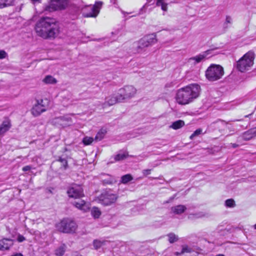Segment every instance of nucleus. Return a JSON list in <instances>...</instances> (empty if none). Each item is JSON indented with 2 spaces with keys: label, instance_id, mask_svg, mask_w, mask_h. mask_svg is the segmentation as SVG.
Masks as SVG:
<instances>
[{
  "label": "nucleus",
  "instance_id": "36",
  "mask_svg": "<svg viewBox=\"0 0 256 256\" xmlns=\"http://www.w3.org/2000/svg\"><path fill=\"white\" fill-rule=\"evenodd\" d=\"M104 242H101L97 240H94L93 245L94 249L96 250L99 249L104 244Z\"/></svg>",
  "mask_w": 256,
  "mask_h": 256
},
{
  "label": "nucleus",
  "instance_id": "40",
  "mask_svg": "<svg viewBox=\"0 0 256 256\" xmlns=\"http://www.w3.org/2000/svg\"><path fill=\"white\" fill-rule=\"evenodd\" d=\"M202 132L201 128L196 130L194 133L190 136V139H193L194 137L199 136Z\"/></svg>",
  "mask_w": 256,
  "mask_h": 256
},
{
  "label": "nucleus",
  "instance_id": "14",
  "mask_svg": "<svg viewBox=\"0 0 256 256\" xmlns=\"http://www.w3.org/2000/svg\"><path fill=\"white\" fill-rule=\"evenodd\" d=\"M211 126L214 128L218 129L220 132H222L230 128L228 124L224 120L220 119L212 123Z\"/></svg>",
  "mask_w": 256,
  "mask_h": 256
},
{
  "label": "nucleus",
  "instance_id": "4",
  "mask_svg": "<svg viewBox=\"0 0 256 256\" xmlns=\"http://www.w3.org/2000/svg\"><path fill=\"white\" fill-rule=\"evenodd\" d=\"M224 74L223 67L220 65L216 64H211L205 72L206 79L212 82L219 80Z\"/></svg>",
  "mask_w": 256,
  "mask_h": 256
},
{
  "label": "nucleus",
  "instance_id": "3",
  "mask_svg": "<svg viewBox=\"0 0 256 256\" xmlns=\"http://www.w3.org/2000/svg\"><path fill=\"white\" fill-rule=\"evenodd\" d=\"M156 42L157 39L155 34L146 35L133 44V50L134 52H144L148 47L152 46Z\"/></svg>",
  "mask_w": 256,
  "mask_h": 256
},
{
  "label": "nucleus",
  "instance_id": "15",
  "mask_svg": "<svg viewBox=\"0 0 256 256\" xmlns=\"http://www.w3.org/2000/svg\"><path fill=\"white\" fill-rule=\"evenodd\" d=\"M14 240L10 238H3L0 240V250H9L13 246Z\"/></svg>",
  "mask_w": 256,
  "mask_h": 256
},
{
  "label": "nucleus",
  "instance_id": "6",
  "mask_svg": "<svg viewBox=\"0 0 256 256\" xmlns=\"http://www.w3.org/2000/svg\"><path fill=\"white\" fill-rule=\"evenodd\" d=\"M103 2L96 1L93 6H86L83 9L82 15L84 18H96L101 9Z\"/></svg>",
  "mask_w": 256,
  "mask_h": 256
},
{
  "label": "nucleus",
  "instance_id": "23",
  "mask_svg": "<svg viewBox=\"0 0 256 256\" xmlns=\"http://www.w3.org/2000/svg\"><path fill=\"white\" fill-rule=\"evenodd\" d=\"M238 230L239 228L238 227H234L233 226H227L224 230H220L222 231L221 234L222 235L227 234L228 233L235 232L238 231Z\"/></svg>",
  "mask_w": 256,
  "mask_h": 256
},
{
  "label": "nucleus",
  "instance_id": "55",
  "mask_svg": "<svg viewBox=\"0 0 256 256\" xmlns=\"http://www.w3.org/2000/svg\"><path fill=\"white\" fill-rule=\"evenodd\" d=\"M216 256H225L224 254H218Z\"/></svg>",
  "mask_w": 256,
  "mask_h": 256
},
{
  "label": "nucleus",
  "instance_id": "7",
  "mask_svg": "<svg viewBox=\"0 0 256 256\" xmlns=\"http://www.w3.org/2000/svg\"><path fill=\"white\" fill-rule=\"evenodd\" d=\"M117 198L116 194H113L110 190H104L98 197L99 202L105 206L114 204Z\"/></svg>",
  "mask_w": 256,
  "mask_h": 256
},
{
  "label": "nucleus",
  "instance_id": "51",
  "mask_svg": "<svg viewBox=\"0 0 256 256\" xmlns=\"http://www.w3.org/2000/svg\"><path fill=\"white\" fill-rule=\"evenodd\" d=\"M11 256H23V255L21 253H16Z\"/></svg>",
  "mask_w": 256,
  "mask_h": 256
},
{
  "label": "nucleus",
  "instance_id": "12",
  "mask_svg": "<svg viewBox=\"0 0 256 256\" xmlns=\"http://www.w3.org/2000/svg\"><path fill=\"white\" fill-rule=\"evenodd\" d=\"M217 48L208 50L204 52L202 54L196 56L192 57L190 58V60H194V64L199 63L206 58H210L211 56L215 54L214 52V50H217Z\"/></svg>",
  "mask_w": 256,
  "mask_h": 256
},
{
  "label": "nucleus",
  "instance_id": "37",
  "mask_svg": "<svg viewBox=\"0 0 256 256\" xmlns=\"http://www.w3.org/2000/svg\"><path fill=\"white\" fill-rule=\"evenodd\" d=\"M57 160L61 162L62 166L64 167V170H66L68 168V161L66 158H60Z\"/></svg>",
  "mask_w": 256,
  "mask_h": 256
},
{
  "label": "nucleus",
  "instance_id": "30",
  "mask_svg": "<svg viewBox=\"0 0 256 256\" xmlns=\"http://www.w3.org/2000/svg\"><path fill=\"white\" fill-rule=\"evenodd\" d=\"M224 205L226 208H234L236 206L235 201L232 198H229L226 200Z\"/></svg>",
  "mask_w": 256,
  "mask_h": 256
},
{
  "label": "nucleus",
  "instance_id": "17",
  "mask_svg": "<svg viewBox=\"0 0 256 256\" xmlns=\"http://www.w3.org/2000/svg\"><path fill=\"white\" fill-rule=\"evenodd\" d=\"M120 96H119L118 93H117L116 94L112 95L106 98V100L104 104V106H110L116 104L117 102H122V100H120Z\"/></svg>",
  "mask_w": 256,
  "mask_h": 256
},
{
  "label": "nucleus",
  "instance_id": "13",
  "mask_svg": "<svg viewBox=\"0 0 256 256\" xmlns=\"http://www.w3.org/2000/svg\"><path fill=\"white\" fill-rule=\"evenodd\" d=\"M42 100H36V103L34 106L31 110L32 114L34 116H38L46 110L44 108V105L42 104Z\"/></svg>",
  "mask_w": 256,
  "mask_h": 256
},
{
  "label": "nucleus",
  "instance_id": "41",
  "mask_svg": "<svg viewBox=\"0 0 256 256\" xmlns=\"http://www.w3.org/2000/svg\"><path fill=\"white\" fill-rule=\"evenodd\" d=\"M192 252V248H188L187 246H182V248L181 251V254H184L185 252L190 253Z\"/></svg>",
  "mask_w": 256,
  "mask_h": 256
},
{
  "label": "nucleus",
  "instance_id": "21",
  "mask_svg": "<svg viewBox=\"0 0 256 256\" xmlns=\"http://www.w3.org/2000/svg\"><path fill=\"white\" fill-rule=\"evenodd\" d=\"M186 210V206L182 204L177 205L171 208V211L176 214H180L184 213Z\"/></svg>",
  "mask_w": 256,
  "mask_h": 256
},
{
  "label": "nucleus",
  "instance_id": "24",
  "mask_svg": "<svg viewBox=\"0 0 256 256\" xmlns=\"http://www.w3.org/2000/svg\"><path fill=\"white\" fill-rule=\"evenodd\" d=\"M76 199V200L72 202L74 206L78 208L81 210L84 209V207L86 205L85 201L82 200L80 198H78Z\"/></svg>",
  "mask_w": 256,
  "mask_h": 256
},
{
  "label": "nucleus",
  "instance_id": "25",
  "mask_svg": "<svg viewBox=\"0 0 256 256\" xmlns=\"http://www.w3.org/2000/svg\"><path fill=\"white\" fill-rule=\"evenodd\" d=\"M66 246L63 244L55 250V254L57 256H62L66 250Z\"/></svg>",
  "mask_w": 256,
  "mask_h": 256
},
{
  "label": "nucleus",
  "instance_id": "32",
  "mask_svg": "<svg viewBox=\"0 0 256 256\" xmlns=\"http://www.w3.org/2000/svg\"><path fill=\"white\" fill-rule=\"evenodd\" d=\"M91 214L94 218H97L100 216L101 212L98 208L94 207L91 210Z\"/></svg>",
  "mask_w": 256,
  "mask_h": 256
},
{
  "label": "nucleus",
  "instance_id": "52",
  "mask_svg": "<svg viewBox=\"0 0 256 256\" xmlns=\"http://www.w3.org/2000/svg\"><path fill=\"white\" fill-rule=\"evenodd\" d=\"M181 252H175V254L176 255V256H178V255H180V254H181Z\"/></svg>",
  "mask_w": 256,
  "mask_h": 256
},
{
  "label": "nucleus",
  "instance_id": "43",
  "mask_svg": "<svg viewBox=\"0 0 256 256\" xmlns=\"http://www.w3.org/2000/svg\"><path fill=\"white\" fill-rule=\"evenodd\" d=\"M148 6L147 5V4H146L139 10V12H138V14L139 15H140V14H144V13H145L146 12V8H147V7Z\"/></svg>",
  "mask_w": 256,
  "mask_h": 256
},
{
  "label": "nucleus",
  "instance_id": "18",
  "mask_svg": "<svg viewBox=\"0 0 256 256\" xmlns=\"http://www.w3.org/2000/svg\"><path fill=\"white\" fill-rule=\"evenodd\" d=\"M240 72V59L236 61V64L234 66V68L229 75L230 78L233 79L234 80H238L239 73Z\"/></svg>",
  "mask_w": 256,
  "mask_h": 256
},
{
  "label": "nucleus",
  "instance_id": "57",
  "mask_svg": "<svg viewBox=\"0 0 256 256\" xmlns=\"http://www.w3.org/2000/svg\"><path fill=\"white\" fill-rule=\"evenodd\" d=\"M233 147L234 148H236V144H233Z\"/></svg>",
  "mask_w": 256,
  "mask_h": 256
},
{
  "label": "nucleus",
  "instance_id": "44",
  "mask_svg": "<svg viewBox=\"0 0 256 256\" xmlns=\"http://www.w3.org/2000/svg\"><path fill=\"white\" fill-rule=\"evenodd\" d=\"M7 56L6 52L4 50H0V59H2Z\"/></svg>",
  "mask_w": 256,
  "mask_h": 256
},
{
  "label": "nucleus",
  "instance_id": "58",
  "mask_svg": "<svg viewBox=\"0 0 256 256\" xmlns=\"http://www.w3.org/2000/svg\"><path fill=\"white\" fill-rule=\"evenodd\" d=\"M34 2H38L39 0H32Z\"/></svg>",
  "mask_w": 256,
  "mask_h": 256
},
{
  "label": "nucleus",
  "instance_id": "1",
  "mask_svg": "<svg viewBox=\"0 0 256 256\" xmlns=\"http://www.w3.org/2000/svg\"><path fill=\"white\" fill-rule=\"evenodd\" d=\"M37 34L44 39L54 38L60 33L58 22L50 17L41 18L36 24Z\"/></svg>",
  "mask_w": 256,
  "mask_h": 256
},
{
  "label": "nucleus",
  "instance_id": "28",
  "mask_svg": "<svg viewBox=\"0 0 256 256\" xmlns=\"http://www.w3.org/2000/svg\"><path fill=\"white\" fill-rule=\"evenodd\" d=\"M184 125V121L182 120H178L172 122L170 128L174 130H178L182 128Z\"/></svg>",
  "mask_w": 256,
  "mask_h": 256
},
{
  "label": "nucleus",
  "instance_id": "22",
  "mask_svg": "<svg viewBox=\"0 0 256 256\" xmlns=\"http://www.w3.org/2000/svg\"><path fill=\"white\" fill-rule=\"evenodd\" d=\"M10 128V122L8 121H4L0 126V136L2 135L6 132Z\"/></svg>",
  "mask_w": 256,
  "mask_h": 256
},
{
  "label": "nucleus",
  "instance_id": "5",
  "mask_svg": "<svg viewBox=\"0 0 256 256\" xmlns=\"http://www.w3.org/2000/svg\"><path fill=\"white\" fill-rule=\"evenodd\" d=\"M58 230L63 233H74L77 228L76 222L70 218H64L56 225Z\"/></svg>",
  "mask_w": 256,
  "mask_h": 256
},
{
  "label": "nucleus",
  "instance_id": "50",
  "mask_svg": "<svg viewBox=\"0 0 256 256\" xmlns=\"http://www.w3.org/2000/svg\"><path fill=\"white\" fill-rule=\"evenodd\" d=\"M147 2L146 4H147V5L149 6V5H152V4H154V2H152L153 1V0H146Z\"/></svg>",
  "mask_w": 256,
  "mask_h": 256
},
{
  "label": "nucleus",
  "instance_id": "9",
  "mask_svg": "<svg viewBox=\"0 0 256 256\" xmlns=\"http://www.w3.org/2000/svg\"><path fill=\"white\" fill-rule=\"evenodd\" d=\"M254 58V53L249 51L241 58V72H244L250 70L253 66Z\"/></svg>",
  "mask_w": 256,
  "mask_h": 256
},
{
  "label": "nucleus",
  "instance_id": "19",
  "mask_svg": "<svg viewBox=\"0 0 256 256\" xmlns=\"http://www.w3.org/2000/svg\"><path fill=\"white\" fill-rule=\"evenodd\" d=\"M254 112H252L250 114H246L242 118H241V128H246L250 124L251 120H254L256 118H253L252 116Z\"/></svg>",
  "mask_w": 256,
  "mask_h": 256
},
{
  "label": "nucleus",
  "instance_id": "34",
  "mask_svg": "<svg viewBox=\"0 0 256 256\" xmlns=\"http://www.w3.org/2000/svg\"><path fill=\"white\" fill-rule=\"evenodd\" d=\"M156 6H160L161 8L164 12H166L168 10V4L164 2V0H157L156 2Z\"/></svg>",
  "mask_w": 256,
  "mask_h": 256
},
{
  "label": "nucleus",
  "instance_id": "20",
  "mask_svg": "<svg viewBox=\"0 0 256 256\" xmlns=\"http://www.w3.org/2000/svg\"><path fill=\"white\" fill-rule=\"evenodd\" d=\"M256 136V127L244 132L242 136L244 140H248Z\"/></svg>",
  "mask_w": 256,
  "mask_h": 256
},
{
  "label": "nucleus",
  "instance_id": "48",
  "mask_svg": "<svg viewBox=\"0 0 256 256\" xmlns=\"http://www.w3.org/2000/svg\"><path fill=\"white\" fill-rule=\"evenodd\" d=\"M30 169H31V166H24L22 168V170L24 172H26V171L30 170Z\"/></svg>",
  "mask_w": 256,
  "mask_h": 256
},
{
  "label": "nucleus",
  "instance_id": "26",
  "mask_svg": "<svg viewBox=\"0 0 256 256\" xmlns=\"http://www.w3.org/2000/svg\"><path fill=\"white\" fill-rule=\"evenodd\" d=\"M15 0H0V8L14 5Z\"/></svg>",
  "mask_w": 256,
  "mask_h": 256
},
{
  "label": "nucleus",
  "instance_id": "31",
  "mask_svg": "<svg viewBox=\"0 0 256 256\" xmlns=\"http://www.w3.org/2000/svg\"><path fill=\"white\" fill-rule=\"evenodd\" d=\"M132 180L133 178L131 174H126L121 177L120 182L124 184H126Z\"/></svg>",
  "mask_w": 256,
  "mask_h": 256
},
{
  "label": "nucleus",
  "instance_id": "46",
  "mask_svg": "<svg viewBox=\"0 0 256 256\" xmlns=\"http://www.w3.org/2000/svg\"><path fill=\"white\" fill-rule=\"evenodd\" d=\"M152 170L146 169L142 170V174L144 176H146L150 174Z\"/></svg>",
  "mask_w": 256,
  "mask_h": 256
},
{
  "label": "nucleus",
  "instance_id": "54",
  "mask_svg": "<svg viewBox=\"0 0 256 256\" xmlns=\"http://www.w3.org/2000/svg\"><path fill=\"white\" fill-rule=\"evenodd\" d=\"M194 215L196 216V218H199V217L201 216H199L198 214H195Z\"/></svg>",
  "mask_w": 256,
  "mask_h": 256
},
{
  "label": "nucleus",
  "instance_id": "42",
  "mask_svg": "<svg viewBox=\"0 0 256 256\" xmlns=\"http://www.w3.org/2000/svg\"><path fill=\"white\" fill-rule=\"evenodd\" d=\"M148 6L147 5V4H146L139 10V12H138V14L139 15H140V14H144V13H145L146 12V8H147V7Z\"/></svg>",
  "mask_w": 256,
  "mask_h": 256
},
{
  "label": "nucleus",
  "instance_id": "47",
  "mask_svg": "<svg viewBox=\"0 0 256 256\" xmlns=\"http://www.w3.org/2000/svg\"><path fill=\"white\" fill-rule=\"evenodd\" d=\"M68 120V118H65L64 116H60V117H58V118H56V122H60L62 121L66 120Z\"/></svg>",
  "mask_w": 256,
  "mask_h": 256
},
{
  "label": "nucleus",
  "instance_id": "16",
  "mask_svg": "<svg viewBox=\"0 0 256 256\" xmlns=\"http://www.w3.org/2000/svg\"><path fill=\"white\" fill-rule=\"evenodd\" d=\"M100 178L104 185L111 184L116 182V179L114 176L106 174H102Z\"/></svg>",
  "mask_w": 256,
  "mask_h": 256
},
{
  "label": "nucleus",
  "instance_id": "45",
  "mask_svg": "<svg viewBox=\"0 0 256 256\" xmlns=\"http://www.w3.org/2000/svg\"><path fill=\"white\" fill-rule=\"evenodd\" d=\"M26 240L25 238L20 234H18V236L17 240L18 242H21L24 241Z\"/></svg>",
  "mask_w": 256,
  "mask_h": 256
},
{
  "label": "nucleus",
  "instance_id": "39",
  "mask_svg": "<svg viewBox=\"0 0 256 256\" xmlns=\"http://www.w3.org/2000/svg\"><path fill=\"white\" fill-rule=\"evenodd\" d=\"M232 23V18L230 16H226L225 22L224 24V28L226 29L228 26V24H230Z\"/></svg>",
  "mask_w": 256,
  "mask_h": 256
},
{
  "label": "nucleus",
  "instance_id": "8",
  "mask_svg": "<svg viewBox=\"0 0 256 256\" xmlns=\"http://www.w3.org/2000/svg\"><path fill=\"white\" fill-rule=\"evenodd\" d=\"M136 90L132 86H126L118 90V93L120 96V100L125 102L134 96Z\"/></svg>",
  "mask_w": 256,
  "mask_h": 256
},
{
  "label": "nucleus",
  "instance_id": "10",
  "mask_svg": "<svg viewBox=\"0 0 256 256\" xmlns=\"http://www.w3.org/2000/svg\"><path fill=\"white\" fill-rule=\"evenodd\" d=\"M68 0H51L49 4L46 6L45 10L52 12L66 8L68 6Z\"/></svg>",
  "mask_w": 256,
  "mask_h": 256
},
{
  "label": "nucleus",
  "instance_id": "49",
  "mask_svg": "<svg viewBox=\"0 0 256 256\" xmlns=\"http://www.w3.org/2000/svg\"><path fill=\"white\" fill-rule=\"evenodd\" d=\"M176 196V194L172 196L168 200L166 201L164 203L168 204L169 203L173 200L175 198Z\"/></svg>",
  "mask_w": 256,
  "mask_h": 256
},
{
  "label": "nucleus",
  "instance_id": "27",
  "mask_svg": "<svg viewBox=\"0 0 256 256\" xmlns=\"http://www.w3.org/2000/svg\"><path fill=\"white\" fill-rule=\"evenodd\" d=\"M107 131L106 129L102 128L96 134L94 140L96 141H100L102 139L104 138V136L106 135Z\"/></svg>",
  "mask_w": 256,
  "mask_h": 256
},
{
  "label": "nucleus",
  "instance_id": "11",
  "mask_svg": "<svg viewBox=\"0 0 256 256\" xmlns=\"http://www.w3.org/2000/svg\"><path fill=\"white\" fill-rule=\"evenodd\" d=\"M69 197L74 198H81L84 196L83 190L80 186H74L70 188L67 190Z\"/></svg>",
  "mask_w": 256,
  "mask_h": 256
},
{
  "label": "nucleus",
  "instance_id": "29",
  "mask_svg": "<svg viewBox=\"0 0 256 256\" xmlns=\"http://www.w3.org/2000/svg\"><path fill=\"white\" fill-rule=\"evenodd\" d=\"M43 82L46 84H55L56 83V80L50 75L46 76L43 80Z\"/></svg>",
  "mask_w": 256,
  "mask_h": 256
},
{
  "label": "nucleus",
  "instance_id": "56",
  "mask_svg": "<svg viewBox=\"0 0 256 256\" xmlns=\"http://www.w3.org/2000/svg\"><path fill=\"white\" fill-rule=\"evenodd\" d=\"M254 229L256 230V224L254 226Z\"/></svg>",
  "mask_w": 256,
  "mask_h": 256
},
{
  "label": "nucleus",
  "instance_id": "38",
  "mask_svg": "<svg viewBox=\"0 0 256 256\" xmlns=\"http://www.w3.org/2000/svg\"><path fill=\"white\" fill-rule=\"evenodd\" d=\"M94 141V138L92 137L85 136L82 140V142L84 145H89Z\"/></svg>",
  "mask_w": 256,
  "mask_h": 256
},
{
  "label": "nucleus",
  "instance_id": "53",
  "mask_svg": "<svg viewBox=\"0 0 256 256\" xmlns=\"http://www.w3.org/2000/svg\"><path fill=\"white\" fill-rule=\"evenodd\" d=\"M110 1L112 2L115 4L116 3V0H110Z\"/></svg>",
  "mask_w": 256,
  "mask_h": 256
},
{
  "label": "nucleus",
  "instance_id": "35",
  "mask_svg": "<svg viewBox=\"0 0 256 256\" xmlns=\"http://www.w3.org/2000/svg\"><path fill=\"white\" fill-rule=\"evenodd\" d=\"M168 241L170 244H172L178 240V237L174 233H170L168 234Z\"/></svg>",
  "mask_w": 256,
  "mask_h": 256
},
{
  "label": "nucleus",
  "instance_id": "2",
  "mask_svg": "<svg viewBox=\"0 0 256 256\" xmlns=\"http://www.w3.org/2000/svg\"><path fill=\"white\" fill-rule=\"evenodd\" d=\"M200 86L192 84L180 89L176 96V102L180 104H186L197 98L200 94Z\"/></svg>",
  "mask_w": 256,
  "mask_h": 256
},
{
  "label": "nucleus",
  "instance_id": "33",
  "mask_svg": "<svg viewBox=\"0 0 256 256\" xmlns=\"http://www.w3.org/2000/svg\"><path fill=\"white\" fill-rule=\"evenodd\" d=\"M128 156L127 152H120L115 156L114 159L116 161H120L126 159Z\"/></svg>",
  "mask_w": 256,
  "mask_h": 256
}]
</instances>
